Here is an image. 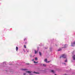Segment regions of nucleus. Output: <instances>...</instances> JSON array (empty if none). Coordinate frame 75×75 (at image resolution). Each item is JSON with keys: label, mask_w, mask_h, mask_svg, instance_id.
Returning <instances> with one entry per match:
<instances>
[{"label": "nucleus", "mask_w": 75, "mask_h": 75, "mask_svg": "<svg viewBox=\"0 0 75 75\" xmlns=\"http://www.w3.org/2000/svg\"><path fill=\"white\" fill-rule=\"evenodd\" d=\"M62 50L61 49H59L58 50V51H61Z\"/></svg>", "instance_id": "nucleus-9"}, {"label": "nucleus", "mask_w": 75, "mask_h": 75, "mask_svg": "<svg viewBox=\"0 0 75 75\" xmlns=\"http://www.w3.org/2000/svg\"><path fill=\"white\" fill-rule=\"evenodd\" d=\"M72 58L74 60H75V55H74L72 57Z\"/></svg>", "instance_id": "nucleus-3"}, {"label": "nucleus", "mask_w": 75, "mask_h": 75, "mask_svg": "<svg viewBox=\"0 0 75 75\" xmlns=\"http://www.w3.org/2000/svg\"><path fill=\"white\" fill-rule=\"evenodd\" d=\"M64 62H67V59H66V60L64 61Z\"/></svg>", "instance_id": "nucleus-12"}, {"label": "nucleus", "mask_w": 75, "mask_h": 75, "mask_svg": "<svg viewBox=\"0 0 75 75\" xmlns=\"http://www.w3.org/2000/svg\"><path fill=\"white\" fill-rule=\"evenodd\" d=\"M34 63H38V62H35V61H34Z\"/></svg>", "instance_id": "nucleus-16"}, {"label": "nucleus", "mask_w": 75, "mask_h": 75, "mask_svg": "<svg viewBox=\"0 0 75 75\" xmlns=\"http://www.w3.org/2000/svg\"><path fill=\"white\" fill-rule=\"evenodd\" d=\"M64 64H65H65H66L65 63H64Z\"/></svg>", "instance_id": "nucleus-22"}, {"label": "nucleus", "mask_w": 75, "mask_h": 75, "mask_svg": "<svg viewBox=\"0 0 75 75\" xmlns=\"http://www.w3.org/2000/svg\"><path fill=\"white\" fill-rule=\"evenodd\" d=\"M26 72H28L29 73H31V72L30 71H26Z\"/></svg>", "instance_id": "nucleus-14"}, {"label": "nucleus", "mask_w": 75, "mask_h": 75, "mask_svg": "<svg viewBox=\"0 0 75 75\" xmlns=\"http://www.w3.org/2000/svg\"><path fill=\"white\" fill-rule=\"evenodd\" d=\"M23 75H25V73H24V74H23Z\"/></svg>", "instance_id": "nucleus-20"}, {"label": "nucleus", "mask_w": 75, "mask_h": 75, "mask_svg": "<svg viewBox=\"0 0 75 75\" xmlns=\"http://www.w3.org/2000/svg\"><path fill=\"white\" fill-rule=\"evenodd\" d=\"M18 47H16V51H18Z\"/></svg>", "instance_id": "nucleus-6"}, {"label": "nucleus", "mask_w": 75, "mask_h": 75, "mask_svg": "<svg viewBox=\"0 0 75 75\" xmlns=\"http://www.w3.org/2000/svg\"><path fill=\"white\" fill-rule=\"evenodd\" d=\"M39 53L40 56H41V53L40 52H39Z\"/></svg>", "instance_id": "nucleus-8"}, {"label": "nucleus", "mask_w": 75, "mask_h": 75, "mask_svg": "<svg viewBox=\"0 0 75 75\" xmlns=\"http://www.w3.org/2000/svg\"><path fill=\"white\" fill-rule=\"evenodd\" d=\"M35 54H37V52H38V51H36V50H35Z\"/></svg>", "instance_id": "nucleus-5"}, {"label": "nucleus", "mask_w": 75, "mask_h": 75, "mask_svg": "<svg viewBox=\"0 0 75 75\" xmlns=\"http://www.w3.org/2000/svg\"><path fill=\"white\" fill-rule=\"evenodd\" d=\"M23 70L25 71V70H28L27 69H23Z\"/></svg>", "instance_id": "nucleus-17"}, {"label": "nucleus", "mask_w": 75, "mask_h": 75, "mask_svg": "<svg viewBox=\"0 0 75 75\" xmlns=\"http://www.w3.org/2000/svg\"><path fill=\"white\" fill-rule=\"evenodd\" d=\"M67 57V55L65 54H63L61 57H60V58H61V57H62V58H65L66 57Z\"/></svg>", "instance_id": "nucleus-1"}, {"label": "nucleus", "mask_w": 75, "mask_h": 75, "mask_svg": "<svg viewBox=\"0 0 75 75\" xmlns=\"http://www.w3.org/2000/svg\"><path fill=\"white\" fill-rule=\"evenodd\" d=\"M66 47H63V48H66Z\"/></svg>", "instance_id": "nucleus-19"}, {"label": "nucleus", "mask_w": 75, "mask_h": 75, "mask_svg": "<svg viewBox=\"0 0 75 75\" xmlns=\"http://www.w3.org/2000/svg\"><path fill=\"white\" fill-rule=\"evenodd\" d=\"M44 61H45V62H47V59H46Z\"/></svg>", "instance_id": "nucleus-4"}, {"label": "nucleus", "mask_w": 75, "mask_h": 75, "mask_svg": "<svg viewBox=\"0 0 75 75\" xmlns=\"http://www.w3.org/2000/svg\"><path fill=\"white\" fill-rule=\"evenodd\" d=\"M34 59L32 60V61H34Z\"/></svg>", "instance_id": "nucleus-24"}, {"label": "nucleus", "mask_w": 75, "mask_h": 75, "mask_svg": "<svg viewBox=\"0 0 75 75\" xmlns=\"http://www.w3.org/2000/svg\"><path fill=\"white\" fill-rule=\"evenodd\" d=\"M51 71L52 72H53V74L54 73V70H51Z\"/></svg>", "instance_id": "nucleus-10"}, {"label": "nucleus", "mask_w": 75, "mask_h": 75, "mask_svg": "<svg viewBox=\"0 0 75 75\" xmlns=\"http://www.w3.org/2000/svg\"><path fill=\"white\" fill-rule=\"evenodd\" d=\"M30 75H31V73H30Z\"/></svg>", "instance_id": "nucleus-25"}, {"label": "nucleus", "mask_w": 75, "mask_h": 75, "mask_svg": "<svg viewBox=\"0 0 75 75\" xmlns=\"http://www.w3.org/2000/svg\"><path fill=\"white\" fill-rule=\"evenodd\" d=\"M24 48H26V47L25 45H24Z\"/></svg>", "instance_id": "nucleus-13"}, {"label": "nucleus", "mask_w": 75, "mask_h": 75, "mask_svg": "<svg viewBox=\"0 0 75 75\" xmlns=\"http://www.w3.org/2000/svg\"><path fill=\"white\" fill-rule=\"evenodd\" d=\"M26 40V38H25L24 40V41H25Z\"/></svg>", "instance_id": "nucleus-18"}, {"label": "nucleus", "mask_w": 75, "mask_h": 75, "mask_svg": "<svg viewBox=\"0 0 75 75\" xmlns=\"http://www.w3.org/2000/svg\"><path fill=\"white\" fill-rule=\"evenodd\" d=\"M48 63V62H47V63Z\"/></svg>", "instance_id": "nucleus-23"}, {"label": "nucleus", "mask_w": 75, "mask_h": 75, "mask_svg": "<svg viewBox=\"0 0 75 75\" xmlns=\"http://www.w3.org/2000/svg\"><path fill=\"white\" fill-rule=\"evenodd\" d=\"M43 66H44V67H46V64H43Z\"/></svg>", "instance_id": "nucleus-11"}, {"label": "nucleus", "mask_w": 75, "mask_h": 75, "mask_svg": "<svg viewBox=\"0 0 75 75\" xmlns=\"http://www.w3.org/2000/svg\"><path fill=\"white\" fill-rule=\"evenodd\" d=\"M34 73H35V74H39V73L35 72V71L34 72Z\"/></svg>", "instance_id": "nucleus-15"}, {"label": "nucleus", "mask_w": 75, "mask_h": 75, "mask_svg": "<svg viewBox=\"0 0 75 75\" xmlns=\"http://www.w3.org/2000/svg\"><path fill=\"white\" fill-rule=\"evenodd\" d=\"M35 59L36 61H37V60H38V59L37 58V57H35Z\"/></svg>", "instance_id": "nucleus-7"}, {"label": "nucleus", "mask_w": 75, "mask_h": 75, "mask_svg": "<svg viewBox=\"0 0 75 75\" xmlns=\"http://www.w3.org/2000/svg\"><path fill=\"white\" fill-rule=\"evenodd\" d=\"M25 44H27V42H25Z\"/></svg>", "instance_id": "nucleus-21"}, {"label": "nucleus", "mask_w": 75, "mask_h": 75, "mask_svg": "<svg viewBox=\"0 0 75 75\" xmlns=\"http://www.w3.org/2000/svg\"><path fill=\"white\" fill-rule=\"evenodd\" d=\"M71 46L72 47H74L75 45V42H73V43H71Z\"/></svg>", "instance_id": "nucleus-2"}]
</instances>
